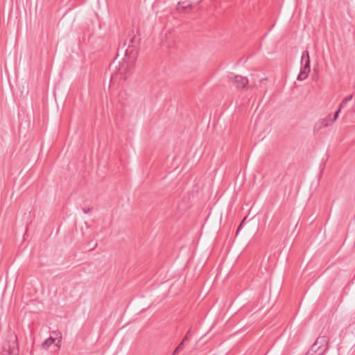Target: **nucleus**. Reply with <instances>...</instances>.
<instances>
[{
	"mask_svg": "<svg viewBox=\"0 0 355 355\" xmlns=\"http://www.w3.org/2000/svg\"><path fill=\"white\" fill-rule=\"evenodd\" d=\"M124 46H127L125 58L121 63L111 75L110 81L112 84L120 83L127 78V73H130L134 67L137 53L140 46V36L137 29L128 31L125 34Z\"/></svg>",
	"mask_w": 355,
	"mask_h": 355,
	"instance_id": "1",
	"label": "nucleus"
},
{
	"mask_svg": "<svg viewBox=\"0 0 355 355\" xmlns=\"http://www.w3.org/2000/svg\"><path fill=\"white\" fill-rule=\"evenodd\" d=\"M202 2V0H180L176 6L175 11L164 8L156 12L157 17L160 21H171L179 19L178 15L180 13H189L197 9L198 6Z\"/></svg>",
	"mask_w": 355,
	"mask_h": 355,
	"instance_id": "2",
	"label": "nucleus"
},
{
	"mask_svg": "<svg viewBox=\"0 0 355 355\" xmlns=\"http://www.w3.org/2000/svg\"><path fill=\"white\" fill-rule=\"evenodd\" d=\"M301 64L302 65L300 72L297 76V79L298 80H305L309 73H310V58L309 53L308 51H305L302 53L301 58Z\"/></svg>",
	"mask_w": 355,
	"mask_h": 355,
	"instance_id": "3",
	"label": "nucleus"
},
{
	"mask_svg": "<svg viewBox=\"0 0 355 355\" xmlns=\"http://www.w3.org/2000/svg\"><path fill=\"white\" fill-rule=\"evenodd\" d=\"M228 78L230 80H233V84L238 89L245 88L248 83V80L245 77H243L241 76L238 75L233 76V75L231 74Z\"/></svg>",
	"mask_w": 355,
	"mask_h": 355,
	"instance_id": "4",
	"label": "nucleus"
},
{
	"mask_svg": "<svg viewBox=\"0 0 355 355\" xmlns=\"http://www.w3.org/2000/svg\"><path fill=\"white\" fill-rule=\"evenodd\" d=\"M331 123H329V120L327 119H323L321 121H320L316 125H315V129L317 130H320L322 128H326L330 125Z\"/></svg>",
	"mask_w": 355,
	"mask_h": 355,
	"instance_id": "5",
	"label": "nucleus"
},
{
	"mask_svg": "<svg viewBox=\"0 0 355 355\" xmlns=\"http://www.w3.org/2000/svg\"><path fill=\"white\" fill-rule=\"evenodd\" d=\"M18 350L16 347V343L15 341H13L12 343V346H9V352L8 355H17Z\"/></svg>",
	"mask_w": 355,
	"mask_h": 355,
	"instance_id": "6",
	"label": "nucleus"
},
{
	"mask_svg": "<svg viewBox=\"0 0 355 355\" xmlns=\"http://www.w3.org/2000/svg\"><path fill=\"white\" fill-rule=\"evenodd\" d=\"M54 338L51 337L46 339L44 342L42 343V347L44 349H48L54 343Z\"/></svg>",
	"mask_w": 355,
	"mask_h": 355,
	"instance_id": "7",
	"label": "nucleus"
},
{
	"mask_svg": "<svg viewBox=\"0 0 355 355\" xmlns=\"http://www.w3.org/2000/svg\"><path fill=\"white\" fill-rule=\"evenodd\" d=\"M184 345V340H182V341L175 349L172 355H178L180 352H182L183 350Z\"/></svg>",
	"mask_w": 355,
	"mask_h": 355,
	"instance_id": "8",
	"label": "nucleus"
},
{
	"mask_svg": "<svg viewBox=\"0 0 355 355\" xmlns=\"http://www.w3.org/2000/svg\"><path fill=\"white\" fill-rule=\"evenodd\" d=\"M353 98V95L351 94V95H349L347 96H346L343 100V101L340 103V106L343 107L345 106V105L349 101H351Z\"/></svg>",
	"mask_w": 355,
	"mask_h": 355,
	"instance_id": "9",
	"label": "nucleus"
},
{
	"mask_svg": "<svg viewBox=\"0 0 355 355\" xmlns=\"http://www.w3.org/2000/svg\"><path fill=\"white\" fill-rule=\"evenodd\" d=\"M342 108L343 107L339 105V107H338V110L336 111V112L334 114V118L331 120V124L334 123L336 121V120L338 119V114H339V113H340V112Z\"/></svg>",
	"mask_w": 355,
	"mask_h": 355,
	"instance_id": "10",
	"label": "nucleus"
},
{
	"mask_svg": "<svg viewBox=\"0 0 355 355\" xmlns=\"http://www.w3.org/2000/svg\"><path fill=\"white\" fill-rule=\"evenodd\" d=\"M320 339H322V340H323L324 341L325 340L324 337H323V338H318L316 340V341L315 342V343L312 345V347H311V349H312V350H313V351H316V350L319 348V347H318V341H319V340H320Z\"/></svg>",
	"mask_w": 355,
	"mask_h": 355,
	"instance_id": "11",
	"label": "nucleus"
},
{
	"mask_svg": "<svg viewBox=\"0 0 355 355\" xmlns=\"http://www.w3.org/2000/svg\"><path fill=\"white\" fill-rule=\"evenodd\" d=\"M245 220V218L243 220V221L241 223V224L239 225L238 229H237V231H236V234L239 233V232L241 230V229L242 228L243 224H244V221Z\"/></svg>",
	"mask_w": 355,
	"mask_h": 355,
	"instance_id": "12",
	"label": "nucleus"
},
{
	"mask_svg": "<svg viewBox=\"0 0 355 355\" xmlns=\"http://www.w3.org/2000/svg\"><path fill=\"white\" fill-rule=\"evenodd\" d=\"M191 334V330H189L186 334V336H184V338H183V340H184V342L186 340H187L189 339V335Z\"/></svg>",
	"mask_w": 355,
	"mask_h": 355,
	"instance_id": "13",
	"label": "nucleus"
},
{
	"mask_svg": "<svg viewBox=\"0 0 355 355\" xmlns=\"http://www.w3.org/2000/svg\"><path fill=\"white\" fill-rule=\"evenodd\" d=\"M162 44L165 45L167 47H169L171 46V44H168L167 42H165L164 41H162Z\"/></svg>",
	"mask_w": 355,
	"mask_h": 355,
	"instance_id": "14",
	"label": "nucleus"
},
{
	"mask_svg": "<svg viewBox=\"0 0 355 355\" xmlns=\"http://www.w3.org/2000/svg\"><path fill=\"white\" fill-rule=\"evenodd\" d=\"M83 211H84L85 214H87V213H88V212L89 211V209H87L86 208H83Z\"/></svg>",
	"mask_w": 355,
	"mask_h": 355,
	"instance_id": "15",
	"label": "nucleus"
}]
</instances>
